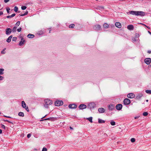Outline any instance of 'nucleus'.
Wrapping results in <instances>:
<instances>
[{
  "mask_svg": "<svg viewBox=\"0 0 151 151\" xmlns=\"http://www.w3.org/2000/svg\"><path fill=\"white\" fill-rule=\"evenodd\" d=\"M44 101L45 104L44 106L46 108H48L49 106L52 104V101L51 100L48 99L44 100Z\"/></svg>",
  "mask_w": 151,
  "mask_h": 151,
  "instance_id": "f257e3e1",
  "label": "nucleus"
},
{
  "mask_svg": "<svg viewBox=\"0 0 151 151\" xmlns=\"http://www.w3.org/2000/svg\"><path fill=\"white\" fill-rule=\"evenodd\" d=\"M63 102L62 101H57L55 103V105L56 106H58L63 105Z\"/></svg>",
  "mask_w": 151,
  "mask_h": 151,
  "instance_id": "f03ea898",
  "label": "nucleus"
},
{
  "mask_svg": "<svg viewBox=\"0 0 151 151\" xmlns=\"http://www.w3.org/2000/svg\"><path fill=\"white\" fill-rule=\"evenodd\" d=\"M93 29L96 31L99 30L101 28V26L99 24H97L94 26L93 27Z\"/></svg>",
  "mask_w": 151,
  "mask_h": 151,
  "instance_id": "7ed1b4c3",
  "label": "nucleus"
},
{
  "mask_svg": "<svg viewBox=\"0 0 151 151\" xmlns=\"http://www.w3.org/2000/svg\"><path fill=\"white\" fill-rule=\"evenodd\" d=\"M22 106L24 108H25V109L28 112L29 111L28 107L26 106V104L24 101H23L22 102Z\"/></svg>",
  "mask_w": 151,
  "mask_h": 151,
  "instance_id": "20e7f679",
  "label": "nucleus"
},
{
  "mask_svg": "<svg viewBox=\"0 0 151 151\" xmlns=\"http://www.w3.org/2000/svg\"><path fill=\"white\" fill-rule=\"evenodd\" d=\"M123 102L124 104L125 105L129 104L131 103L130 100L127 98L125 99L123 101Z\"/></svg>",
  "mask_w": 151,
  "mask_h": 151,
  "instance_id": "39448f33",
  "label": "nucleus"
},
{
  "mask_svg": "<svg viewBox=\"0 0 151 151\" xmlns=\"http://www.w3.org/2000/svg\"><path fill=\"white\" fill-rule=\"evenodd\" d=\"M96 106L95 104L93 102H91L88 105V107L90 108H93Z\"/></svg>",
  "mask_w": 151,
  "mask_h": 151,
  "instance_id": "423d86ee",
  "label": "nucleus"
},
{
  "mask_svg": "<svg viewBox=\"0 0 151 151\" xmlns=\"http://www.w3.org/2000/svg\"><path fill=\"white\" fill-rule=\"evenodd\" d=\"M145 62L147 65H149L151 62V59L150 58H146L145 60Z\"/></svg>",
  "mask_w": 151,
  "mask_h": 151,
  "instance_id": "0eeeda50",
  "label": "nucleus"
},
{
  "mask_svg": "<svg viewBox=\"0 0 151 151\" xmlns=\"http://www.w3.org/2000/svg\"><path fill=\"white\" fill-rule=\"evenodd\" d=\"M127 96L128 98L132 99L135 97V95L133 93H130L128 94L127 95Z\"/></svg>",
  "mask_w": 151,
  "mask_h": 151,
  "instance_id": "6e6552de",
  "label": "nucleus"
},
{
  "mask_svg": "<svg viewBox=\"0 0 151 151\" xmlns=\"http://www.w3.org/2000/svg\"><path fill=\"white\" fill-rule=\"evenodd\" d=\"M137 16L140 15L144 16L145 15V13L142 11H137Z\"/></svg>",
  "mask_w": 151,
  "mask_h": 151,
  "instance_id": "1a4fd4ad",
  "label": "nucleus"
},
{
  "mask_svg": "<svg viewBox=\"0 0 151 151\" xmlns=\"http://www.w3.org/2000/svg\"><path fill=\"white\" fill-rule=\"evenodd\" d=\"M122 104H118L116 105V108L117 110H120L122 109Z\"/></svg>",
  "mask_w": 151,
  "mask_h": 151,
  "instance_id": "9d476101",
  "label": "nucleus"
},
{
  "mask_svg": "<svg viewBox=\"0 0 151 151\" xmlns=\"http://www.w3.org/2000/svg\"><path fill=\"white\" fill-rule=\"evenodd\" d=\"M86 106L84 104H81L79 106V108L81 109H83L86 108Z\"/></svg>",
  "mask_w": 151,
  "mask_h": 151,
  "instance_id": "9b49d317",
  "label": "nucleus"
},
{
  "mask_svg": "<svg viewBox=\"0 0 151 151\" xmlns=\"http://www.w3.org/2000/svg\"><path fill=\"white\" fill-rule=\"evenodd\" d=\"M6 34L7 35H9L12 32V29L10 28H7L6 30Z\"/></svg>",
  "mask_w": 151,
  "mask_h": 151,
  "instance_id": "f8f14e48",
  "label": "nucleus"
},
{
  "mask_svg": "<svg viewBox=\"0 0 151 151\" xmlns=\"http://www.w3.org/2000/svg\"><path fill=\"white\" fill-rule=\"evenodd\" d=\"M77 107V106L75 104H70L69 105L68 107L70 108L74 109L76 108Z\"/></svg>",
  "mask_w": 151,
  "mask_h": 151,
  "instance_id": "ddd939ff",
  "label": "nucleus"
},
{
  "mask_svg": "<svg viewBox=\"0 0 151 151\" xmlns=\"http://www.w3.org/2000/svg\"><path fill=\"white\" fill-rule=\"evenodd\" d=\"M108 108L109 110L112 111L114 109V106L113 104H111L109 105Z\"/></svg>",
  "mask_w": 151,
  "mask_h": 151,
  "instance_id": "4468645a",
  "label": "nucleus"
},
{
  "mask_svg": "<svg viewBox=\"0 0 151 151\" xmlns=\"http://www.w3.org/2000/svg\"><path fill=\"white\" fill-rule=\"evenodd\" d=\"M142 96L143 95L142 93H139L136 96V99L137 100H139Z\"/></svg>",
  "mask_w": 151,
  "mask_h": 151,
  "instance_id": "2eb2a0df",
  "label": "nucleus"
},
{
  "mask_svg": "<svg viewBox=\"0 0 151 151\" xmlns=\"http://www.w3.org/2000/svg\"><path fill=\"white\" fill-rule=\"evenodd\" d=\"M115 26L119 28H120L121 27V25L120 23L116 22L115 24Z\"/></svg>",
  "mask_w": 151,
  "mask_h": 151,
  "instance_id": "dca6fc26",
  "label": "nucleus"
},
{
  "mask_svg": "<svg viewBox=\"0 0 151 151\" xmlns=\"http://www.w3.org/2000/svg\"><path fill=\"white\" fill-rule=\"evenodd\" d=\"M134 28V26L132 25H129L127 26V28L129 30H133Z\"/></svg>",
  "mask_w": 151,
  "mask_h": 151,
  "instance_id": "f3484780",
  "label": "nucleus"
},
{
  "mask_svg": "<svg viewBox=\"0 0 151 151\" xmlns=\"http://www.w3.org/2000/svg\"><path fill=\"white\" fill-rule=\"evenodd\" d=\"M25 42V40H24L23 38H22L21 39V41L19 43V45H20L21 46L22 45H23L24 42Z\"/></svg>",
  "mask_w": 151,
  "mask_h": 151,
  "instance_id": "a211bd4d",
  "label": "nucleus"
},
{
  "mask_svg": "<svg viewBox=\"0 0 151 151\" xmlns=\"http://www.w3.org/2000/svg\"><path fill=\"white\" fill-rule=\"evenodd\" d=\"M100 113H103L104 112V109L102 108H100L98 109Z\"/></svg>",
  "mask_w": 151,
  "mask_h": 151,
  "instance_id": "6ab92c4d",
  "label": "nucleus"
},
{
  "mask_svg": "<svg viewBox=\"0 0 151 151\" xmlns=\"http://www.w3.org/2000/svg\"><path fill=\"white\" fill-rule=\"evenodd\" d=\"M129 13L133 15H137V11H132L129 12Z\"/></svg>",
  "mask_w": 151,
  "mask_h": 151,
  "instance_id": "aec40b11",
  "label": "nucleus"
},
{
  "mask_svg": "<svg viewBox=\"0 0 151 151\" xmlns=\"http://www.w3.org/2000/svg\"><path fill=\"white\" fill-rule=\"evenodd\" d=\"M12 37V35L10 36L6 40V41L8 42H9L11 41V40Z\"/></svg>",
  "mask_w": 151,
  "mask_h": 151,
  "instance_id": "412c9836",
  "label": "nucleus"
},
{
  "mask_svg": "<svg viewBox=\"0 0 151 151\" xmlns=\"http://www.w3.org/2000/svg\"><path fill=\"white\" fill-rule=\"evenodd\" d=\"M103 27L104 28L107 29L109 27V25L106 23H104L103 24Z\"/></svg>",
  "mask_w": 151,
  "mask_h": 151,
  "instance_id": "4be33fe9",
  "label": "nucleus"
},
{
  "mask_svg": "<svg viewBox=\"0 0 151 151\" xmlns=\"http://www.w3.org/2000/svg\"><path fill=\"white\" fill-rule=\"evenodd\" d=\"M27 37L29 38H32L34 37L35 35L33 34H29L27 35Z\"/></svg>",
  "mask_w": 151,
  "mask_h": 151,
  "instance_id": "5701e85b",
  "label": "nucleus"
},
{
  "mask_svg": "<svg viewBox=\"0 0 151 151\" xmlns=\"http://www.w3.org/2000/svg\"><path fill=\"white\" fill-rule=\"evenodd\" d=\"M54 119L52 118H49L46 119H44L40 120V122H42V121H44L45 120H50V119Z\"/></svg>",
  "mask_w": 151,
  "mask_h": 151,
  "instance_id": "b1692460",
  "label": "nucleus"
},
{
  "mask_svg": "<svg viewBox=\"0 0 151 151\" xmlns=\"http://www.w3.org/2000/svg\"><path fill=\"white\" fill-rule=\"evenodd\" d=\"M18 115L20 116H22V117L24 116V113L22 112H19V113L18 114Z\"/></svg>",
  "mask_w": 151,
  "mask_h": 151,
  "instance_id": "393cba45",
  "label": "nucleus"
},
{
  "mask_svg": "<svg viewBox=\"0 0 151 151\" xmlns=\"http://www.w3.org/2000/svg\"><path fill=\"white\" fill-rule=\"evenodd\" d=\"M17 28V27H15V26L14 27L13 29H12V31L13 32H16Z\"/></svg>",
  "mask_w": 151,
  "mask_h": 151,
  "instance_id": "a878e982",
  "label": "nucleus"
},
{
  "mask_svg": "<svg viewBox=\"0 0 151 151\" xmlns=\"http://www.w3.org/2000/svg\"><path fill=\"white\" fill-rule=\"evenodd\" d=\"M105 121L104 120H102V119H99L98 121V123H105Z\"/></svg>",
  "mask_w": 151,
  "mask_h": 151,
  "instance_id": "bb28decb",
  "label": "nucleus"
},
{
  "mask_svg": "<svg viewBox=\"0 0 151 151\" xmlns=\"http://www.w3.org/2000/svg\"><path fill=\"white\" fill-rule=\"evenodd\" d=\"M74 26L75 25L74 24H72L69 25V27L70 28H74Z\"/></svg>",
  "mask_w": 151,
  "mask_h": 151,
  "instance_id": "cd10ccee",
  "label": "nucleus"
},
{
  "mask_svg": "<svg viewBox=\"0 0 151 151\" xmlns=\"http://www.w3.org/2000/svg\"><path fill=\"white\" fill-rule=\"evenodd\" d=\"M87 119L89 120V121L91 122H92V117H90L89 118H88Z\"/></svg>",
  "mask_w": 151,
  "mask_h": 151,
  "instance_id": "c85d7f7f",
  "label": "nucleus"
},
{
  "mask_svg": "<svg viewBox=\"0 0 151 151\" xmlns=\"http://www.w3.org/2000/svg\"><path fill=\"white\" fill-rule=\"evenodd\" d=\"M148 94H151V90H147L145 91Z\"/></svg>",
  "mask_w": 151,
  "mask_h": 151,
  "instance_id": "c756f323",
  "label": "nucleus"
},
{
  "mask_svg": "<svg viewBox=\"0 0 151 151\" xmlns=\"http://www.w3.org/2000/svg\"><path fill=\"white\" fill-rule=\"evenodd\" d=\"M4 71V69H3L2 68H0V75H2V74L3 73L2 72H3Z\"/></svg>",
  "mask_w": 151,
  "mask_h": 151,
  "instance_id": "7c9ffc66",
  "label": "nucleus"
},
{
  "mask_svg": "<svg viewBox=\"0 0 151 151\" xmlns=\"http://www.w3.org/2000/svg\"><path fill=\"white\" fill-rule=\"evenodd\" d=\"M148 113L147 112H145L143 113V115L144 116H146L147 115Z\"/></svg>",
  "mask_w": 151,
  "mask_h": 151,
  "instance_id": "2f4dec72",
  "label": "nucleus"
},
{
  "mask_svg": "<svg viewBox=\"0 0 151 151\" xmlns=\"http://www.w3.org/2000/svg\"><path fill=\"white\" fill-rule=\"evenodd\" d=\"M18 8L17 6H15L14 8V11L16 12H17L18 11Z\"/></svg>",
  "mask_w": 151,
  "mask_h": 151,
  "instance_id": "473e14b6",
  "label": "nucleus"
},
{
  "mask_svg": "<svg viewBox=\"0 0 151 151\" xmlns=\"http://www.w3.org/2000/svg\"><path fill=\"white\" fill-rule=\"evenodd\" d=\"M135 141V139L134 138H132L131 139V141L132 142H134Z\"/></svg>",
  "mask_w": 151,
  "mask_h": 151,
  "instance_id": "72a5a7b5",
  "label": "nucleus"
},
{
  "mask_svg": "<svg viewBox=\"0 0 151 151\" xmlns=\"http://www.w3.org/2000/svg\"><path fill=\"white\" fill-rule=\"evenodd\" d=\"M139 37V34L137 33H136L135 35V37L136 38H137Z\"/></svg>",
  "mask_w": 151,
  "mask_h": 151,
  "instance_id": "f704fd0d",
  "label": "nucleus"
},
{
  "mask_svg": "<svg viewBox=\"0 0 151 151\" xmlns=\"http://www.w3.org/2000/svg\"><path fill=\"white\" fill-rule=\"evenodd\" d=\"M27 8V7L25 6H22L21 9L22 10H24Z\"/></svg>",
  "mask_w": 151,
  "mask_h": 151,
  "instance_id": "c9c22d12",
  "label": "nucleus"
},
{
  "mask_svg": "<svg viewBox=\"0 0 151 151\" xmlns=\"http://www.w3.org/2000/svg\"><path fill=\"white\" fill-rule=\"evenodd\" d=\"M20 24V22L19 21H18L17 22L16 24V25L17 26H19Z\"/></svg>",
  "mask_w": 151,
  "mask_h": 151,
  "instance_id": "e433bc0d",
  "label": "nucleus"
},
{
  "mask_svg": "<svg viewBox=\"0 0 151 151\" xmlns=\"http://www.w3.org/2000/svg\"><path fill=\"white\" fill-rule=\"evenodd\" d=\"M132 41H133L135 42L137 41V39L136 37L133 38L132 39Z\"/></svg>",
  "mask_w": 151,
  "mask_h": 151,
  "instance_id": "4c0bfd02",
  "label": "nucleus"
},
{
  "mask_svg": "<svg viewBox=\"0 0 151 151\" xmlns=\"http://www.w3.org/2000/svg\"><path fill=\"white\" fill-rule=\"evenodd\" d=\"M17 39V38L16 37H14L12 38V40L13 41H16Z\"/></svg>",
  "mask_w": 151,
  "mask_h": 151,
  "instance_id": "58836bf2",
  "label": "nucleus"
},
{
  "mask_svg": "<svg viewBox=\"0 0 151 151\" xmlns=\"http://www.w3.org/2000/svg\"><path fill=\"white\" fill-rule=\"evenodd\" d=\"M6 9L7 13H9V10L10 9L9 8H6Z\"/></svg>",
  "mask_w": 151,
  "mask_h": 151,
  "instance_id": "ea45409f",
  "label": "nucleus"
},
{
  "mask_svg": "<svg viewBox=\"0 0 151 151\" xmlns=\"http://www.w3.org/2000/svg\"><path fill=\"white\" fill-rule=\"evenodd\" d=\"M3 121L4 122H7L9 123H12V122H10L9 121L7 120L4 119L3 120Z\"/></svg>",
  "mask_w": 151,
  "mask_h": 151,
  "instance_id": "a19ab883",
  "label": "nucleus"
},
{
  "mask_svg": "<svg viewBox=\"0 0 151 151\" xmlns=\"http://www.w3.org/2000/svg\"><path fill=\"white\" fill-rule=\"evenodd\" d=\"M47 151V149L45 147H43L42 148V151Z\"/></svg>",
  "mask_w": 151,
  "mask_h": 151,
  "instance_id": "79ce46f5",
  "label": "nucleus"
},
{
  "mask_svg": "<svg viewBox=\"0 0 151 151\" xmlns=\"http://www.w3.org/2000/svg\"><path fill=\"white\" fill-rule=\"evenodd\" d=\"M22 30L21 27H20L19 28L17 29V31L18 32H20Z\"/></svg>",
  "mask_w": 151,
  "mask_h": 151,
  "instance_id": "37998d69",
  "label": "nucleus"
},
{
  "mask_svg": "<svg viewBox=\"0 0 151 151\" xmlns=\"http://www.w3.org/2000/svg\"><path fill=\"white\" fill-rule=\"evenodd\" d=\"M1 127L2 128L5 129V126L3 124H1Z\"/></svg>",
  "mask_w": 151,
  "mask_h": 151,
  "instance_id": "c03bdc74",
  "label": "nucleus"
},
{
  "mask_svg": "<svg viewBox=\"0 0 151 151\" xmlns=\"http://www.w3.org/2000/svg\"><path fill=\"white\" fill-rule=\"evenodd\" d=\"M6 48H5L4 50L1 51V53L2 54H4L5 53V52H4V50H5Z\"/></svg>",
  "mask_w": 151,
  "mask_h": 151,
  "instance_id": "a18cd8bd",
  "label": "nucleus"
},
{
  "mask_svg": "<svg viewBox=\"0 0 151 151\" xmlns=\"http://www.w3.org/2000/svg\"><path fill=\"white\" fill-rule=\"evenodd\" d=\"M31 135V134H29L27 135V137L28 138H29L30 137Z\"/></svg>",
  "mask_w": 151,
  "mask_h": 151,
  "instance_id": "49530a36",
  "label": "nucleus"
},
{
  "mask_svg": "<svg viewBox=\"0 0 151 151\" xmlns=\"http://www.w3.org/2000/svg\"><path fill=\"white\" fill-rule=\"evenodd\" d=\"M139 117V116H135L134 117V119H138Z\"/></svg>",
  "mask_w": 151,
  "mask_h": 151,
  "instance_id": "de8ad7c7",
  "label": "nucleus"
},
{
  "mask_svg": "<svg viewBox=\"0 0 151 151\" xmlns=\"http://www.w3.org/2000/svg\"><path fill=\"white\" fill-rule=\"evenodd\" d=\"M6 17L8 18H11V17H12V16H11V15H9V16H8Z\"/></svg>",
  "mask_w": 151,
  "mask_h": 151,
  "instance_id": "09e8293b",
  "label": "nucleus"
},
{
  "mask_svg": "<svg viewBox=\"0 0 151 151\" xmlns=\"http://www.w3.org/2000/svg\"><path fill=\"white\" fill-rule=\"evenodd\" d=\"M9 0H4V2L5 3H6L8 2L9 1Z\"/></svg>",
  "mask_w": 151,
  "mask_h": 151,
  "instance_id": "8fccbe9b",
  "label": "nucleus"
},
{
  "mask_svg": "<svg viewBox=\"0 0 151 151\" xmlns=\"http://www.w3.org/2000/svg\"><path fill=\"white\" fill-rule=\"evenodd\" d=\"M15 15L16 14L15 13H13L11 15V16H12V17H14Z\"/></svg>",
  "mask_w": 151,
  "mask_h": 151,
  "instance_id": "3c124183",
  "label": "nucleus"
},
{
  "mask_svg": "<svg viewBox=\"0 0 151 151\" xmlns=\"http://www.w3.org/2000/svg\"><path fill=\"white\" fill-rule=\"evenodd\" d=\"M4 77L1 76H0V80H2L3 78Z\"/></svg>",
  "mask_w": 151,
  "mask_h": 151,
  "instance_id": "603ef678",
  "label": "nucleus"
},
{
  "mask_svg": "<svg viewBox=\"0 0 151 151\" xmlns=\"http://www.w3.org/2000/svg\"><path fill=\"white\" fill-rule=\"evenodd\" d=\"M3 12L2 11L0 12V16L3 15Z\"/></svg>",
  "mask_w": 151,
  "mask_h": 151,
  "instance_id": "864d4df0",
  "label": "nucleus"
},
{
  "mask_svg": "<svg viewBox=\"0 0 151 151\" xmlns=\"http://www.w3.org/2000/svg\"><path fill=\"white\" fill-rule=\"evenodd\" d=\"M25 15V14H24H24H21V15H20V16H24Z\"/></svg>",
  "mask_w": 151,
  "mask_h": 151,
  "instance_id": "5fc2aeb1",
  "label": "nucleus"
},
{
  "mask_svg": "<svg viewBox=\"0 0 151 151\" xmlns=\"http://www.w3.org/2000/svg\"><path fill=\"white\" fill-rule=\"evenodd\" d=\"M147 53L149 54L151 53V51H150V50L148 51Z\"/></svg>",
  "mask_w": 151,
  "mask_h": 151,
  "instance_id": "6e6d98bb",
  "label": "nucleus"
},
{
  "mask_svg": "<svg viewBox=\"0 0 151 151\" xmlns=\"http://www.w3.org/2000/svg\"><path fill=\"white\" fill-rule=\"evenodd\" d=\"M28 12L27 11H26L25 12V13H24V14H25V15H27L28 14Z\"/></svg>",
  "mask_w": 151,
  "mask_h": 151,
  "instance_id": "4d7b16f0",
  "label": "nucleus"
},
{
  "mask_svg": "<svg viewBox=\"0 0 151 151\" xmlns=\"http://www.w3.org/2000/svg\"><path fill=\"white\" fill-rule=\"evenodd\" d=\"M112 125H115V123H110Z\"/></svg>",
  "mask_w": 151,
  "mask_h": 151,
  "instance_id": "13d9d810",
  "label": "nucleus"
},
{
  "mask_svg": "<svg viewBox=\"0 0 151 151\" xmlns=\"http://www.w3.org/2000/svg\"><path fill=\"white\" fill-rule=\"evenodd\" d=\"M2 133V130L1 129H0V134H1Z\"/></svg>",
  "mask_w": 151,
  "mask_h": 151,
  "instance_id": "bf43d9fd",
  "label": "nucleus"
},
{
  "mask_svg": "<svg viewBox=\"0 0 151 151\" xmlns=\"http://www.w3.org/2000/svg\"><path fill=\"white\" fill-rule=\"evenodd\" d=\"M110 123H115V122H114V121H113V120H112V121Z\"/></svg>",
  "mask_w": 151,
  "mask_h": 151,
  "instance_id": "052dcab7",
  "label": "nucleus"
},
{
  "mask_svg": "<svg viewBox=\"0 0 151 151\" xmlns=\"http://www.w3.org/2000/svg\"><path fill=\"white\" fill-rule=\"evenodd\" d=\"M70 128L71 129H73V128L71 127V126H70Z\"/></svg>",
  "mask_w": 151,
  "mask_h": 151,
  "instance_id": "680f3d73",
  "label": "nucleus"
},
{
  "mask_svg": "<svg viewBox=\"0 0 151 151\" xmlns=\"http://www.w3.org/2000/svg\"><path fill=\"white\" fill-rule=\"evenodd\" d=\"M148 32L151 35V32L149 31H148Z\"/></svg>",
  "mask_w": 151,
  "mask_h": 151,
  "instance_id": "e2e57ef3",
  "label": "nucleus"
},
{
  "mask_svg": "<svg viewBox=\"0 0 151 151\" xmlns=\"http://www.w3.org/2000/svg\"><path fill=\"white\" fill-rule=\"evenodd\" d=\"M146 102H148V100H146Z\"/></svg>",
  "mask_w": 151,
  "mask_h": 151,
  "instance_id": "0e129e2a",
  "label": "nucleus"
},
{
  "mask_svg": "<svg viewBox=\"0 0 151 151\" xmlns=\"http://www.w3.org/2000/svg\"><path fill=\"white\" fill-rule=\"evenodd\" d=\"M147 28H148L149 29L150 28V27H147Z\"/></svg>",
  "mask_w": 151,
  "mask_h": 151,
  "instance_id": "69168bd1",
  "label": "nucleus"
},
{
  "mask_svg": "<svg viewBox=\"0 0 151 151\" xmlns=\"http://www.w3.org/2000/svg\"><path fill=\"white\" fill-rule=\"evenodd\" d=\"M144 26H146V25L145 24H143Z\"/></svg>",
  "mask_w": 151,
  "mask_h": 151,
  "instance_id": "338daca9",
  "label": "nucleus"
}]
</instances>
